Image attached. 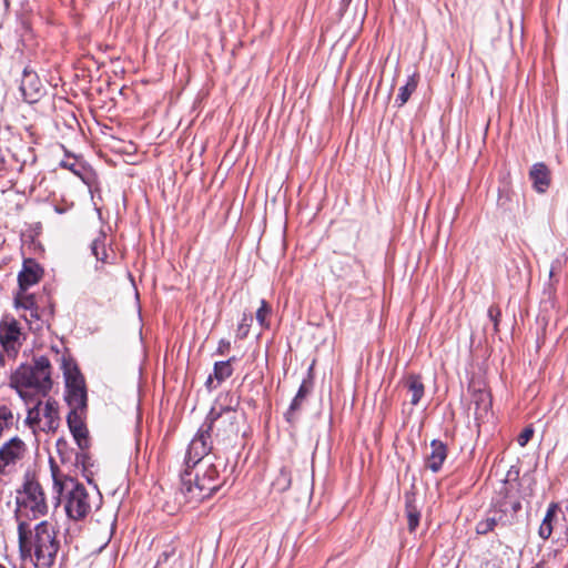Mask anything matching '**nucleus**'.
Masks as SVG:
<instances>
[{"mask_svg": "<svg viewBox=\"0 0 568 568\" xmlns=\"http://www.w3.org/2000/svg\"><path fill=\"white\" fill-rule=\"evenodd\" d=\"M19 542L22 550H26L34 558L39 568L51 567L60 549L57 525L51 520H42L37 524L33 530L20 521L18 526Z\"/></svg>", "mask_w": 568, "mask_h": 568, "instance_id": "obj_1", "label": "nucleus"}, {"mask_svg": "<svg viewBox=\"0 0 568 568\" xmlns=\"http://www.w3.org/2000/svg\"><path fill=\"white\" fill-rule=\"evenodd\" d=\"M224 463L217 457H207L204 462L196 465L194 478L192 473L186 469L181 476V494L187 503H200L210 498L223 485L220 478V468Z\"/></svg>", "mask_w": 568, "mask_h": 568, "instance_id": "obj_2", "label": "nucleus"}, {"mask_svg": "<svg viewBox=\"0 0 568 568\" xmlns=\"http://www.w3.org/2000/svg\"><path fill=\"white\" fill-rule=\"evenodd\" d=\"M10 386L26 404L33 403L39 395L45 396L52 387L50 361L40 356L33 365H21L11 375Z\"/></svg>", "mask_w": 568, "mask_h": 568, "instance_id": "obj_3", "label": "nucleus"}, {"mask_svg": "<svg viewBox=\"0 0 568 568\" xmlns=\"http://www.w3.org/2000/svg\"><path fill=\"white\" fill-rule=\"evenodd\" d=\"M53 487L63 503L67 516L73 520L85 518L92 510L93 497L85 486L71 477L59 479L52 471Z\"/></svg>", "mask_w": 568, "mask_h": 568, "instance_id": "obj_4", "label": "nucleus"}, {"mask_svg": "<svg viewBox=\"0 0 568 568\" xmlns=\"http://www.w3.org/2000/svg\"><path fill=\"white\" fill-rule=\"evenodd\" d=\"M48 504L41 485L27 477L17 496V514L19 517L39 518L48 513Z\"/></svg>", "mask_w": 568, "mask_h": 568, "instance_id": "obj_5", "label": "nucleus"}, {"mask_svg": "<svg viewBox=\"0 0 568 568\" xmlns=\"http://www.w3.org/2000/svg\"><path fill=\"white\" fill-rule=\"evenodd\" d=\"M237 413L229 406L215 405L210 410L205 423L202 425L205 432H216V436H235L239 433Z\"/></svg>", "mask_w": 568, "mask_h": 568, "instance_id": "obj_6", "label": "nucleus"}, {"mask_svg": "<svg viewBox=\"0 0 568 568\" xmlns=\"http://www.w3.org/2000/svg\"><path fill=\"white\" fill-rule=\"evenodd\" d=\"M64 377L67 394L65 399L71 410H83L87 407L85 384L79 369L73 366L64 365Z\"/></svg>", "mask_w": 568, "mask_h": 568, "instance_id": "obj_7", "label": "nucleus"}, {"mask_svg": "<svg viewBox=\"0 0 568 568\" xmlns=\"http://www.w3.org/2000/svg\"><path fill=\"white\" fill-rule=\"evenodd\" d=\"M559 536L567 532V520L558 503H550L538 529V536L547 540L551 534Z\"/></svg>", "mask_w": 568, "mask_h": 568, "instance_id": "obj_8", "label": "nucleus"}, {"mask_svg": "<svg viewBox=\"0 0 568 568\" xmlns=\"http://www.w3.org/2000/svg\"><path fill=\"white\" fill-rule=\"evenodd\" d=\"M210 437L211 435L201 426L195 437L191 440L186 452L185 464L187 468H195L196 465H200V463L204 462L207 457H215L214 455H210V450L212 449Z\"/></svg>", "mask_w": 568, "mask_h": 568, "instance_id": "obj_9", "label": "nucleus"}, {"mask_svg": "<svg viewBox=\"0 0 568 568\" xmlns=\"http://www.w3.org/2000/svg\"><path fill=\"white\" fill-rule=\"evenodd\" d=\"M20 327L13 318L6 316L0 322V343L7 353H16L19 346Z\"/></svg>", "mask_w": 568, "mask_h": 568, "instance_id": "obj_10", "label": "nucleus"}, {"mask_svg": "<svg viewBox=\"0 0 568 568\" xmlns=\"http://www.w3.org/2000/svg\"><path fill=\"white\" fill-rule=\"evenodd\" d=\"M82 410H71L68 415L67 422L70 432L77 442L80 449L84 450L90 445L88 428L84 424Z\"/></svg>", "mask_w": 568, "mask_h": 568, "instance_id": "obj_11", "label": "nucleus"}, {"mask_svg": "<svg viewBox=\"0 0 568 568\" xmlns=\"http://www.w3.org/2000/svg\"><path fill=\"white\" fill-rule=\"evenodd\" d=\"M26 450L24 443L14 437L0 448V474L10 465L22 458Z\"/></svg>", "mask_w": 568, "mask_h": 568, "instance_id": "obj_12", "label": "nucleus"}, {"mask_svg": "<svg viewBox=\"0 0 568 568\" xmlns=\"http://www.w3.org/2000/svg\"><path fill=\"white\" fill-rule=\"evenodd\" d=\"M20 91L28 103H34L40 99L42 84L36 72L24 69Z\"/></svg>", "mask_w": 568, "mask_h": 568, "instance_id": "obj_13", "label": "nucleus"}, {"mask_svg": "<svg viewBox=\"0 0 568 568\" xmlns=\"http://www.w3.org/2000/svg\"><path fill=\"white\" fill-rule=\"evenodd\" d=\"M447 457V447L440 440H432L430 452L426 454L425 465L433 473L439 471Z\"/></svg>", "mask_w": 568, "mask_h": 568, "instance_id": "obj_14", "label": "nucleus"}, {"mask_svg": "<svg viewBox=\"0 0 568 568\" xmlns=\"http://www.w3.org/2000/svg\"><path fill=\"white\" fill-rule=\"evenodd\" d=\"M41 278V268L32 260L24 261L23 268L19 273L18 282L21 291H27L30 286L37 284Z\"/></svg>", "mask_w": 568, "mask_h": 568, "instance_id": "obj_15", "label": "nucleus"}, {"mask_svg": "<svg viewBox=\"0 0 568 568\" xmlns=\"http://www.w3.org/2000/svg\"><path fill=\"white\" fill-rule=\"evenodd\" d=\"M235 359V357H231L227 361L216 362L214 364L213 373L207 377L206 386L209 388H215L217 385L229 378L233 373L232 362Z\"/></svg>", "mask_w": 568, "mask_h": 568, "instance_id": "obj_16", "label": "nucleus"}, {"mask_svg": "<svg viewBox=\"0 0 568 568\" xmlns=\"http://www.w3.org/2000/svg\"><path fill=\"white\" fill-rule=\"evenodd\" d=\"M534 189L538 193H545L550 185V171L544 163H536L529 172Z\"/></svg>", "mask_w": 568, "mask_h": 568, "instance_id": "obj_17", "label": "nucleus"}, {"mask_svg": "<svg viewBox=\"0 0 568 568\" xmlns=\"http://www.w3.org/2000/svg\"><path fill=\"white\" fill-rule=\"evenodd\" d=\"M42 426L41 429L44 432H51L57 429L59 425V412L58 404L55 400L48 399L43 409H41Z\"/></svg>", "mask_w": 568, "mask_h": 568, "instance_id": "obj_18", "label": "nucleus"}, {"mask_svg": "<svg viewBox=\"0 0 568 568\" xmlns=\"http://www.w3.org/2000/svg\"><path fill=\"white\" fill-rule=\"evenodd\" d=\"M404 386L410 395V404L414 406L418 405L425 393V386L422 378L417 375L410 374L404 379Z\"/></svg>", "mask_w": 568, "mask_h": 568, "instance_id": "obj_19", "label": "nucleus"}, {"mask_svg": "<svg viewBox=\"0 0 568 568\" xmlns=\"http://www.w3.org/2000/svg\"><path fill=\"white\" fill-rule=\"evenodd\" d=\"M473 403L475 405V418L477 420H484L491 408V397L486 390H479L474 394Z\"/></svg>", "mask_w": 568, "mask_h": 568, "instance_id": "obj_20", "label": "nucleus"}, {"mask_svg": "<svg viewBox=\"0 0 568 568\" xmlns=\"http://www.w3.org/2000/svg\"><path fill=\"white\" fill-rule=\"evenodd\" d=\"M91 253L97 258V262L102 265L112 263L113 255L109 252L106 236L104 234H100L92 241Z\"/></svg>", "mask_w": 568, "mask_h": 568, "instance_id": "obj_21", "label": "nucleus"}, {"mask_svg": "<svg viewBox=\"0 0 568 568\" xmlns=\"http://www.w3.org/2000/svg\"><path fill=\"white\" fill-rule=\"evenodd\" d=\"M310 393V387L306 385V383H302L300 386L297 394L293 398L288 410L285 414V417L287 422L293 423L296 419L297 412L300 410L305 397Z\"/></svg>", "mask_w": 568, "mask_h": 568, "instance_id": "obj_22", "label": "nucleus"}, {"mask_svg": "<svg viewBox=\"0 0 568 568\" xmlns=\"http://www.w3.org/2000/svg\"><path fill=\"white\" fill-rule=\"evenodd\" d=\"M416 79L414 77L408 78L406 84L399 88V92L395 100L397 105L403 106L408 101V99L410 98L412 93L416 90Z\"/></svg>", "mask_w": 568, "mask_h": 568, "instance_id": "obj_23", "label": "nucleus"}, {"mask_svg": "<svg viewBox=\"0 0 568 568\" xmlns=\"http://www.w3.org/2000/svg\"><path fill=\"white\" fill-rule=\"evenodd\" d=\"M273 486L278 491H285L291 486V473L285 467H282L278 475L273 481Z\"/></svg>", "mask_w": 568, "mask_h": 568, "instance_id": "obj_24", "label": "nucleus"}, {"mask_svg": "<svg viewBox=\"0 0 568 568\" xmlns=\"http://www.w3.org/2000/svg\"><path fill=\"white\" fill-rule=\"evenodd\" d=\"M14 305L17 308H23L26 311L36 306L33 295L26 294V291H21L14 297Z\"/></svg>", "mask_w": 568, "mask_h": 568, "instance_id": "obj_25", "label": "nucleus"}, {"mask_svg": "<svg viewBox=\"0 0 568 568\" xmlns=\"http://www.w3.org/2000/svg\"><path fill=\"white\" fill-rule=\"evenodd\" d=\"M28 311H29V315L24 314L23 318L26 320V322L29 323L30 328L34 329V331L41 329L42 325H43V321L41 320L38 307L34 306Z\"/></svg>", "mask_w": 568, "mask_h": 568, "instance_id": "obj_26", "label": "nucleus"}, {"mask_svg": "<svg viewBox=\"0 0 568 568\" xmlns=\"http://www.w3.org/2000/svg\"><path fill=\"white\" fill-rule=\"evenodd\" d=\"M253 322L252 314L244 313L236 329V337L243 339L247 336Z\"/></svg>", "mask_w": 568, "mask_h": 568, "instance_id": "obj_27", "label": "nucleus"}, {"mask_svg": "<svg viewBox=\"0 0 568 568\" xmlns=\"http://www.w3.org/2000/svg\"><path fill=\"white\" fill-rule=\"evenodd\" d=\"M34 402H37L36 405L28 409V415L26 418L27 424L31 427L39 425L42 422L40 402L37 399Z\"/></svg>", "mask_w": 568, "mask_h": 568, "instance_id": "obj_28", "label": "nucleus"}, {"mask_svg": "<svg viewBox=\"0 0 568 568\" xmlns=\"http://www.w3.org/2000/svg\"><path fill=\"white\" fill-rule=\"evenodd\" d=\"M13 424V414L7 406H0V435Z\"/></svg>", "mask_w": 568, "mask_h": 568, "instance_id": "obj_29", "label": "nucleus"}, {"mask_svg": "<svg viewBox=\"0 0 568 568\" xmlns=\"http://www.w3.org/2000/svg\"><path fill=\"white\" fill-rule=\"evenodd\" d=\"M271 314V307L265 300L261 301V306L256 311V321L262 327H268L266 322L267 316Z\"/></svg>", "mask_w": 568, "mask_h": 568, "instance_id": "obj_30", "label": "nucleus"}, {"mask_svg": "<svg viewBox=\"0 0 568 568\" xmlns=\"http://www.w3.org/2000/svg\"><path fill=\"white\" fill-rule=\"evenodd\" d=\"M406 511H407L408 529L410 531H414L419 524L420 515L417 511V509L410 504L406 505Z\"/></svg>", "mask_w": 568, "mask_h": 568, "instance_id": "obj_31", "label": "nucleus"}, {"mask_svg": "<svg viewBox=\"0 0 568 568\" xmlns=\"http://www.w3.org/2000/svg\"><path fill=\"white\" fill-rule=\"evenodd\" d=\"M496 523L497 521L495 517H488L477 524L476 531L478 534L485 535L495 528Z\"/></svg>", "mask_w": 568, "mask_h": 568, "instance_id": "obj_32", "label": "nucleus"}, {"mask_svg": "<svg viewBox=\"0 0 568 568\" xmlns=\"http://www.w3.org/2000/svg\"><path fill=\"white\" fill-rule=\"evenodd\" d=\"M534 435V428L531 426H527L523 429V432L517 437V443L520 447H525L527 443L531 439Z\"/></svg>", "mask_w": 568, "mask_h": 568, "instance_id": "obj_33", "label": "nucleus"}, {"mask_svg": "<svg viewBox=\"0 0 568 568\" xmlns=\"http://www.w3.org/2000/svg\"><path fill=\"white\" fill-rule=\"evenodd\" d=\"M500 315V311L497 307L490 306L488 308V316L494 323L495 331L498 329V316Z\"/></svg>", "mask_w": 568, "mask_h": 568, "instance_id": "obj_34", "label": "nucleus"}, {"mask_svg": "<svg viewBox=\"0 0 568 568\" xmlns=\"http://www.w3.org/2000/svg\"><path fill=\"white\" fill-rule=\"evenodd\" d=\"M231 348V343L227 339H221L219 342L216 353L221 356L225 355Z\"/></svg>", "mask_w": 568, "mask_h": 568, "instance_id": "obj_35", "label": "nucleus"}, {"mask_svg": "<svg viewBox=\"0 0 568 568\" xmlns=\"http://www.w3.org/2000/svg\"><path fill=\"white\" fill-rule=\"evenodd\" d=\"M61 166H63V168L72 171V172H74L75 174H78V171H77L78 164L75 163V161H72V162H70V161H62L61 162Z\"/></svg>", "mask_w": 568, "mask_h": 568, "instance_id": "obj_36", "label": "nucleus"}, {"mask_svg": "<svg viewBox=\"0 0 568 568\" xmlns=\"http://www.w3.org/2000/svg\"><path fill=\"white\" fill-rule=\"evenodd\" d=\"M519 507H520V504H516V505L514 506V509L516 510V509H517V508H519Z\"/></svg>", "mask_w": 568, "mask_h": 568, "instance_id": "obj_37", "label": "nucleus"}, {"mask_svg": "<svg viewBox=\"0 0 568 568\" xmlns=\"http://www.w3.org/2000/svg\"><path fill=\"white\" fill-rule=\"evenodd\" d=\"M2 359H3V356H2V354H0V362H2Z\"/></svg>", "mask_w": 568, "mask_h": 568, "instance_id": "obj_38", "label": "nucleus"}, {"mask_svg": "<svg viewBox=\"0 0 568 568\" xmlns=\"http://www.w3.org/2000/svg\"><path fill=\"white\" fill-rule=\"evenodd\" d=\"M0 568H6L4 566L0 565Z\"/></svg>", "mask_w": 568, "mask_h": 568, "instance_id": "obj_39", "label": "nucleus"}, {"mask_svg": "<svg viewBox=\"0 0 568 568\" xmlns=\"http://www.w3.org/2000/svg\"><path fill=\"white\" fill-rule=\"evenodd\" d=\"M567 568H568V566H567Z\"/></svg>", "mask_w": 568, "mask_h": 568, "instance_id": "obj_40", "label": "nucleus"}]
</instances>
